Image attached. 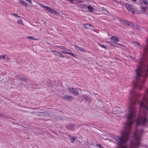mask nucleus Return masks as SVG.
I'll return each instance as SVG.
<instances>
[{
	"label": "nucleus",
	"instance_id": "nucleus-1",
	"mask_svg": "<svg viewBox=\"0 0 148 148\" xmlns=\"http://www.w3.org/2000/svg\"><path fill=\"white\" fill-rule=\"evenodd\" d=\"M137 67H148V46L144 49Z\"/></svg>",
	"mask_w": 148,
	"mask_h": 148
},
{
	"label": "nucleus",
	"instance_id": "nucleus-2",
	"mask_svg": "<svg viewBox=\"0 0 148 148\" xmlns=\"http://www.w3.org/2000/svg\"><path fill=\"white\" fill-rule=\"evenodd\" d=\"M59 48L62 50L61 51V52L64 54L66 53L69 55H70L74 57H76V55L75 54H73V53L70 52H69L67 51H71L70 50L67 49L66 48L62 46H58Z\"/></svg>",
	"mask_w": 148,
	"mask_h": 148
},
{
	"label": "nucleus",
	"instance_id": "nucleus-3",
	"mask_svg": "<svg viewBox=\"0 0 148 148\" xmlns=\"http://www.w3.org/2000/svg\"><path fill=\"white\" fill-rule=\"evenodd\" d=\"M42 8H45L46 10L49 11L51 13H53L55 14H57L58 13L57 11L49 7L44 5H42Z\"/></svg>",
	"mask_w": 148,
	"mask_h": 148
},
{
	"label": "nucleus",
	"instance_id": "nucleus-4",
	"mask_svg": "<svg viewBox=\"0 0 148 148\" xmlns=\"http://www.w3.org/2000/svg\"><path fill=\"white\" fill-rule=\"evenodd\" d=\"M69 90L74 95H76L78 94L79 89L71 87L69 88Z\"/></svg>",
	"mask_w": 148,
	"mask_h": 148
},
{
	"label": "nucleus",
	"instance_id": "nucleus-5",
	"mask_svg": "<svg viewBox=\"0 0 148 148\" xmlns=\"http://www.w3.org/2000/svg\"><path fill=\"white\" fill-rule=\"evenodd\" d=\"M84 27L85 28L89 29H92L93 28V27L92 25L88 24L84 25Z\"/></svg>",
	"mask_w": 148,
	"mask_h": 148
},
{
	"label": "nucleus",
	"instance_id": "nucleus-6",
	"mask_svg": "<svg viewBox=\"0 0 148 148\" xmlns=\"http://www.w3.org/2000/svg\"><path fill=\"white\" fill-rule=\"evenodd\" d=\"M120 22L121 23L125 25H132L131 23L126 20H120Z\"/></svg>",
	"mask_w": 148,
	"mask_h": 148
},
{
	"label": "nucleus",
	"instance_id": "nucleus-7",
	"mask_svg": "<svg viewBox=\"0 0 148 148\" xmlns=\"http://www.w3.org/2000/svg\"><path fill=\"white\" fill-rule=\"evenodd\" d=\"M126 9L129 11H131L132 6V5L129 4H126L125 5Z\"/></svg>",
	"mask_w": 148,
	"mask_h": 148
},
{
	"label": "nucleus",
	"instance_id": "nucleus-8",
	"mask_svg": "<svg viewBox=\"0 0 148 148\" xmlns=\"http://www.w3.org/2000/svg\"><path fill=\"white\" fill-rule=\"evenodd\" d=\"M51 51L53 53L55 56H58L59 57L60 56L61 53L59 52L54 50H51Z\"/></svg>",
	"mask_w": 148,
	"mask_h": 148
},
{
	"label": "nucleus",
	"instance_id": "nucleus-9",
	"mask_svg": "<svg viewBox=\"0 0 148 148\" xmlns=\"http://www.w3.org/2000/svg\"><path fill=\"white\" fill-rule=\"evenodd\" d=\"M111 39L113 40L115 42H118L119 41V39L116 36H112L111 38Z\"/></svg>",
	"mask_w": 148,
	"mask_h": 148
},
{
	"label": "nucleus",
	"instance_id": "nucleus-10",
	"mask_svg": "<svg viewBox=\"0 0 148 148\" xmlns=\"http://www.w3.org/2000/svg\"><path fill=\"white\" fill-rule=\"evenodd\" d=\"M80 98H82L83 99H85L86 100H88L89 99V97L87 95H82L79 97Z\"/></svg>",
	"mask_w": 148,
	"mask_h": 148
},
{
	"label": "nucleus",
	"instance_id": "nucleus-11",
	"mask_svg": "<svg viewBox=\"0 0 148 148\" xmlns=\"http://www.w3.org/2000/svg\"><path fill=\"white\" fill-rule=\"evenodd\" d=\"M17 23L21 25L22 26L24 25V24L23 23V21L22 19L21 18L17 20Z\"/></svg>",
	"mask_w": 148,
	"mask_h": 148
},
{
	"label": "nucleus",
	"instance_id": "nucleus-12",
	"mask_svg": "<svg viewBox=\"0 0 148 148\" xmlns=\"http://www.w3.org/2000/svg\"><path fill=\"white\" fill-rule=\"evenodd\" d=\"M64 98L68 100H71L72 99L73 97H71V96L67 95H65L64 96Z\"/></svg>",
	"mask_w": 148,
	"mask_h": 148
},
{
	"label": "nucleus",
	"instance_id": "nucleus-13",
	"mask_svg": "<svg viewBox=\"0 0 148 148\" xmlns=\"http://www.w3.org/2000/svg\"><path fill=\"white\" fill-rule=\"evenodd\" d=\"M119 110H120V108H119L115 107V108H114L113 109V111L117 113H119V112H118V111Z\"/></svg>",
	"mask_w": 148,
	"mask_h": 148
},
{
	"label": "nucleus",
	"instance_id": "nucleus-14",
	"mask_svg": "<svg viewBox=\"0 0 148 148\" xmlns=\"http://www.w3.org/2000/svg\"><path fill=\"white\" fill-rule=\"evenodd\" d=\"M133 44L137 48H140V44L138 43L137 42H133Z\"/></svg>",
	"mask_w": 148,
	"mask_h": 148
},
{
	"label": "nucleus",
	"instance_id": "nucleus-15",
	"mask_svg": "<svg viewBox=\"0 0 148 148\" xmlns=\"http://www.w3.org/2000/svg\"><path fill=\"white\" fill-rule=\"evenodd\" d=\"M88 10L90 12H92L93 10V8L91 5H88Z\"/></svg>",
	"mask_w": 148,
	"mask_h": 148
},
{
	"label": "nucleus",
	"instance_id": "nucleus-16",
	"mask_svg": "<svg viewBox=\"0 0 148 148\" xmlns=\"http://www.w3.org/2000/svg\"><path fill=\"white\" fill-rule=\"evenodd\" d=\"M19 2L21 3L22 4L24 5L25 6H27L28 5V4L27 3H26V2H25V1H24L22 0H20Z\"/></svg>",
	"mask_w": 148,
	"mask_h": 148
},
{
	"label": "nucleus",
	"instance_id": "nucleus-17",
	"mask_svg": "<svg viewBox=\"0 0 148 148\" xmlns=\"http://www.w3.org/2000/svg\"><path fill=\"white\" fill-rule=\"evenodd\" d=\"M27 38L29 39H32L34 40H37L36 38L32 36H27Z\"/></svg>",
	"mask_w": 148,
	"mask_h": 148
},
{
	"label": "nucleus",
	"instance_id": "nucleus-18",
	"mask_svg": "<svg viewBox=\"0 0 148 148\" xmlns=\"http://www.w3.org/2000/svg\"><path fill=\"white\" fill-rule=\"evenodd\" d=\"M140 9L142 11L145 12L147 9V8L146 7L141 5L140 6Z\"/></svg>",
	"mask_w": 148,
	"mask_h": 148
},
{
	"label": "nucleus",
	"instance_id": "nucleus-19",
	"mask_svg": "<svg viewBox=\"0 0 148 148\" xmlns=\"http://www.w3.org/2000/svg\"><path fill=\"white\" fill-rule=\"evenodd\" d=\"M73 127V125L72 124H70L69 125L68 127H67L70 130H72Z\"/></svg>",
	"mask_w": 148,
	"mask_h": 148
},
{
	"label": "nucleus",
	"instance_id": "nucleus-20",
	"mask_svg": "<svg viewBox=\"0 0 148 148\" xmlns=\"http://www.w3.org/2000/svg\"><path fill=\"white\" fill-rule=\"evenodd\" d=\"M5 55H3L2 56H0V59L2 60H4L5 59Z\"/></svg>",
	"mask_w": 148,
	"mask_h": 148
},
{
	"label": "nucleus",
	"instance_id": "nucleus-21",
	"mask_svg": "<svg viewBox=\"0 0 148 148\" xmlns=\"http://www.w3.org/2000/svg\"><path fill=\"white\" fill-rule=\"evenodd\" d=\"M75 49H76V50L77 51H78V50H79V48H80V47H79L78 46H77V45H75Z\"/></svg>",
	"mask_w": 148,
	"mask_h": 148
},
{
	"label": "nucleus",
	"instance_id": "nucleus-22",
	"mask_svg": "<svg viewBox=\"0 0 148 148\" xmlns=\"http://www.w3.org/2000/svg\"><path fill=\"white\" fill-rule=\"evenodd\" d=\"M13 15H14V16H15L16 18L20 17V16H19L16 14H13Z\"/></svg>",
	"mask_w": 148,
	"mask_h": 148
},
{
	"label": "nucleus",
	"instance_id": "nucleus-23",
	"mask_svg": "<svg viewBox=\"0 0 148 148\" xmlns=\"http://www.w3.org/2000/svg\"><path fill=\"white\" fill-rule=\"evenodd\" d=\"M79 49V50H80L82 51L83 52L85 51L84 49L83 48H82L81 47H80Z\"/></svg>",
	"mask_w": 148,
	"mask_h": 148
},
{
	"label": "nucleus",
	"instance_id": "nucleus-24",
	"mask_svg": "<svg viewBox=\"0 0 148 148\" xmlns=\"http://www.w3.org/2000/svg\"><path fill=\"white\" fill-rule=\"evenodd\" d=\"M75 140V138H71V142H74Z\"/></svg>",
	"mask_w": 148,
	"mask_h": 148
},
{
	"label": "nucleus",
	"instance_id": "nucleus-25",
	"mask_svg": "<svg viewBox=\"0 0 148 148\" xmlns=\"http://www.w3.org/2000/svg\"><path fill=\"white\" fill-rule=\"evenodd\" d=\"M99 45L101 47H102L104 48H106L105 46L103 45L102 44H99Z\"/></svg>",
	"mask_w": 148,
	"mask_h": 148
},
{
	"label": "nucleus",
	"instance_id": "nucleus-26",
	"mask_svg": "<svg viewBox=\"0 0 148 148\" xmlns=\"http://www.w3.org/2000/svg\"><path fill=\"white\" fill-rule=\"evenodd\" d=\"M133 60L135 62H136L137 61V60L134 58L133 59Z\"/></svg>",
	"mask_w": 148,
	"mask_h": 148
},
{
	"label": "nucleus",
	"instance_id": "nucleus-27",
	"mask_svg": "<svg viewBox=\"0 0 148 148\" xmlns=\"http://www.w3.org/2000/svg\"><path fill=\"white\" fill-rule=\"evenodd\" d=\"M143 3L145 4H146L147 3V2L146 1H143Z\"/></svg>",
	"mask_w": 148,
	"mask_h": 148
},
{
	"label": "nucleus",
	"instance_id": "nucleus-28",
	"mask_svg": "<svg viewBox=\"0 0 148 148\" xmlns=\"http://www.w3.org/2000/svg\"><path fill=\"white\" fill-rule=\"evenodd\" d=\"M60 57H62L63 58H64V56L62 55L61 54V55H60Z\"/></svg>",
	"mask_w": 148,
	"mask_h": 148
},
{
	"label": "nucleus",
	"instance_id": "nucleus-29",
	"mask_svg": "<svg viewBox=\"0 0 148 148\" xmlns=\"http://www.w3.org/2000/svg\"><path fill=\"white\" fill-rule=\"evenodd\" d=\"M145 148H148V146H145Z\"/></svg>",
	"mask_w": 148,
	"mask_h": 148
},
{
	"label": "nucleus",
	"instance_id": "nucleus-30",
	"mask_svg": "<svg viewBox=\"0 0 148 148\" xmlns=\"http://www.w3.org/2000/svg\"><path fill=\"white\" fill-rule=\"evenodd\" d=\"M132 1L134 2H136L137 0H132Z\"/></svg>",
	"mask_w": 148,
	"mask_h": 148
},
{
	"label": "nucleus",
	"instance_id": "nucleus-31",
	"mask_svg": "<svg viewBox=\"0 0 148 148\" xmlns=\"http://www.w3.org/2000/svg\"><path fill=\"white\" fill-rule=\"evenodd\" d=\"M1 114H0V117H1Z\"/></svg>",
	"mask_w": 148,
	"mask_h": 148
}]
</instances>
